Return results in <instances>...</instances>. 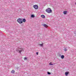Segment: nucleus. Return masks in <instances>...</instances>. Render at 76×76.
I'll list each match as a JSON object with an SVG mask.
<instances>
[{
  "mask_svg": "<svg viewBox=\"0 0 76 76\" xmlns=\"http://www.w3.org/2000/svg\"><path fill=\"white\" fill-rule=\"evenodd\" d=\"M46 12L48 13H50L52 12V10H51V9L50 8H49L46 9Z\"/></svg>",
  "mask_w": 76,
  "mask_h": 76,
  "instance_id": "f257e3e1",
  "label": "nucleus"
},
{
  "mask_svg": "<svg viewBox=\"0 0 76 76\" xmlns=\"http://www.w3.org/2000/svg\"><path fill=\"white\" fill-rule=\"evenodd\" d=\"M17 22L21 24V23H23V21H22V19H21V18H19L17 20Z\"/></svg>",
  "mask_w": 76,
  "mask_h": 76,
  "instance_id": "f03ea898",
  "label": "nucleus"
},
{
  "mask_svg": "<svg viewBox=\"0 0 76 76\" xmlns=\"http://www.w3.org/2000/svg\"><path fill=\"white\" fill-rule=\"evenodd\" d=\"M20 50H18V49H16V51L18 53H20V54L21 53V52H22V51H23V49L22 48H20Z\"/></svg>",
  "mask_w": 76,
  "mask_h": 76,
  "instance_id": "7ed1b4c3",
  "label": "nucleus"
},
{
  "mask_svg": "<svg viewBox=\"0 0 76 76\" xmlns=\"http://www.w3.org/2000/svg\"><path fill=\"white\" fill-rule=\"evenodd\" d=\"M33 7L35 9H38V5H35Z\"/></svg>",
  "mask_w": 76,
  "mask_h": 76,
  "instance_id": "20e7f679",
  "label": "nucleus"
},
{
  "mask_svg": "<svg viewBox=\"0 0 76 76\" xmlns=\"http://www.w3.org/2000/svg\"><path fill=\"white\" fill-rule=\"evenodd\" d=\"M69 71L66 72L65 73V76H67L69 75Z\"/></svg>",
  "mask_w": 76,
  "mask_h": 76,
  "instance_id": "39448f33",
  "label": "nucleus"
},
{
  "mask_svg": "<svg viewBox=\"0 0 76 76\" xmlns=\"http://www.w3.org/2000/svg\"><path fill=\"white\" fill-rule=\"evenodd\" d=\"M44 45V43H42V44H39V45L40 47H43V45Z\"/></svg>",
  "mask_w": 76,
  "mask_h": 76,
  "instance_id": "423d86ee",
  "label": "nucleus"
},
{
  "mask_svg": "<svg viewBox=\"0 0 76 76\" xmlns=\"http://www.w3.org/2000/svg\"><path fill=\"white\" fill-rule=\"evenodd\" d=\"M42 26H44V27H45V28H47V27H48V26L47 25L45 24H42Z\"/></svg>",
  "mask_w": 76,
  "mask_h": 76,
  "instance_id": "0eeeda50",
  "label": "nucleus"
},
{
  "mask_svg": "<svg viewBox=\"0 0 76 76\" xmlns=\"http://www.w3.org/2000/svg\"><path fill=\"white\" fill-rule=\"evenodd\" d=\"M15 73V71L14 70H12L11 71V73H12V74H14V73Z\"/></svg>",
  "mask_w": 76,
  "mask_h": 76,
  "instance_id": "6e6552de",
  "label": "nucleus"
},
{
  "mask_svg": "<svg viewBox=\"0 0 76 76\" xmlns=\"http://www.w3.org/2000/svg\"><path fill=\"white\" fill-rule=\"evenodd\" d=\"M67 13V11H64L63 12V13L64 15H66Z\"/></svg>",
  "mask_w": 76,
  "mask_h": 76,
  "instance_id": "1a4fd4ad",
  "label": "nucleus"
},
{
  "mask_svg": "<svg viewBox=\"0 0 76 76\" xmlns=\"http://www.w3.org/2000/svg\"><path fill=\"white\" fill-rule=\"evenodd\" d=\"M41 17L42 18H45V16L44 15H41Z\"/></svg>",
  "mask_w": 76,
  "mask_h": 76,
  "instance_id": "9d476101",
  "label": "nucleus"
},
{
  "mask_svg": "<svg viewBox=\"0 0 76 76\" xmlns=\"http://www.w3.org/2000/svg\"><path fill=\"white\" fill-rule=\"evenodd\" d=\"M23 22H26V19L25 18L23 19Z\"/></svg>",
  "mask_w": 76,
  "mask_h": 76,
  "instance_id": "9b49d317",
  "label": "nucleus"
},
{
  "mask_svg": "<svg viewBox=\"0 0 76 76\" xmlns=\"http://www.w3.org/2000/svg\"><path fill=\"white\" fill-rule=\"evenodd\" d=\"M31 18H34L35 17V16L34 15H31Z\"/></svg>",
  "mask_w": 76,
  "mask_h": 76,
  "instance_id": "f8f14e48",
  "label": "nucleus"
},
{
  "mask_svg": "<svg viewBox=\"0 0 76 76\" xmlns=\"http://www.w3.org/2000/svg\"><path fill=\"white\" fill-rule=\"evenodd\" d=\"M64 55H62L61 56V58L63 59L64 58Z\"/></svg>",
  "mask_w": 76,
  "mask_h": 76,
  "instance_id": "ddd939ff",
  "label": "nucleus"
},
{
  "mask_svg": "<svg viewBox=\"0 0 76 76\" xmlns=\"http://www.w3.org/2000/svg\"><path fill=\"white\" fill-rule=\"evenodd\" d=\"M24 60H27V58L26 57H25L24 58Z\"/></svg>",
  "mask_w": 76,
  "mask_h": 76,
  "instance_id": "4468645a",
  "label": "nucleus"
},
{
  "mask_svg": "<svg viewBox=\"0 0 76 76\" xmlns=\"http://www.w3.org/2000/svg\"><path fill=\"white\" fill-rule=\"evenodd\" d=\"M48 75H51V73L49 72H48Z\"/></svg>",
  "mask_w": 76,
  "mask_h": 76,
  "instance_id": "2eb2a0df",
  "label": "nucleus"
},
{
  "mask_svg": "<svg viewBox=\"0 0 76 76\" xmlns=\"http://www.w3.org/2000/svg\"><path fill=\"white\" fill-rule=\"evenodd\" d=\"M52 62H50V65H53L54 64H51Z\"/></svg>",
  "mask_w": 76,
  "mask_h": 76,
  "instance_id": "dca6fc26",
  "label": "nucleus"
},
{
  "mask_svg": "<svg viewBox=\"0 0 76 76\" xmlns=\"http://www.w3.org/2000/svg\"><path fill=\"white\" fill-rule=\"evenodd\" d=\"M64 51H67V49H64Z\"/></svg>",
  "mask_w": 76,
  "mask_h": 76,
  "instance_id": "f3484780",
  "label": "nucleus"
},
{
  "mask_svg": "<svg viewBox=\"0 0 76 76\" xmlns=\"http://www.w3.org/2000/svg\"><path fill=\"white\" fill-rule=\"evenodd\" d=\"M38 52H36L37 55H38Z\"/></svg>",
  "mask_w": 76,
  "mask_h": 76,
  "instance_id": "a211bd4d",
  "label": "nucleus"
},
{
  "mask_svg": "<svg viewBox=\"0 0 76 76\" xmlns=\"http://www.w3.org/2000/svg\"><path fill=\"white\" fill-rule=\"evenodd\" d=\"M75 4H76V2L75 3Z\"/></svg>",
  "mask_w": 76,
  "mask_h": 76,
  "instance_id": "6ab92c4d",
  "label": "nucleus"
}]
</instances>
